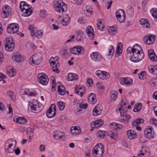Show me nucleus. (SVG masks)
I'll return each instance as SVG.
<instances>
[{
  "label": "nucleus",
  "instance_id": "nucleus-1",
  "mask_svg": "<svg viewBox=\"0 0 157 157\" xmlns=\"http://www.w3.org/2000/svg\"><path fill=\"white\" fill-rule=\"evenodd\" d=\"M53 6L56 11L61 13L66 11L67 9V4L63 2L61 0H58L56 2H54Z\"/></svg>",
  "mask_w": 157,
  "mask_h": 157
},
{
  "label": "nucleus",
  "instance_id": "nucleus-2",
  "mask_svg": "<svg viewBox=\"0 0 157 157\" xmlns=\"http://www.w3.org/2000/svg\"><path fill=\"white\" fill-rule=\"evenodd\" d=\"M4 43L5 50L9 52L13 51L15 44L12 37L6 38Z\"/></svg>",
  "mask_w": 157,
  "mask_h": 157
},
{
  "label": "nucleus",
  "instance_id": "nucleus-3",
  "mask_svg": "<svg viewBox=\"0 0 157 157\" xmlns=\"http://www.w3.org/2000/svg\"><path fill=\"white\" fill-rule=\"evenodd\" d=\"M104 147L101 143L97 144L93 150V154L96 157H100L104 154Z\"/></svg>",
  "mask_w": 157,
  "mask_h": 157
},
{
  "label": "nucleus",
  "instance_id": "nucleus-4",
  "mask_svg": "<svg viewBox=\"0 0 157 157\" xmlns=\"http://www.w3.org/2000/svg\"><path fill=\"white\" fill-rule=\"evenodd\" d=\"M144 134L145 137L149 139L154 138L156 136L153 128L149 126L144 130Z\"/></svg>",
  "mask_w": 157,
  "mask_h": 157
},
{
  "label": "nucleus",
  "instance_id": "nucleus-5",
  "mask_svg": "<svg viewBox=\"0 0 157 157\" xmlns=\"http://www.w3.org/2000/svg\"><path fill=\"white\" fill-rule=\"evenodd\" d=\"M136 46L137 47H139V45L136 44L134 45L132 48L131 51L130 50L129 51V52L128 51V49L129 48H128L127 50L128 52H129V53H132V55H131L130 59L131 61L134 63H137L139 61L138 59V58L137 56V55L136 52H135V51H137V50L136 49V48H134Z\"/></svg>",
  "mask_w": 157,
  "mask_h": 157
},
{
  "label": "nucleus",
  "instance_id": "nucleus-6",
  "mask_svg": "<svg viewBox=\"0 0 157 157\" xmlns=\"http://www.w3.org/2000/svg\"><path fill=\"white\" fill-rule=\"evenodd\" d=\"M19 25L16 23H12L8 25L7 27V32L10 34L18 32Z\"/></svg>",
  "mask_w": 157,
  "mask_h": 157
},
{
  "label": "nucleus",
  "instance_id": "nucleus-7",
  "mask_svg": "<svg viewBox=\"0 0 157 157\" xmlns=\"http://www.w3.org/2000/svg\"><path fill=\"white\" fill-rule=\"evenodd\" d=\"M48 80V76L43 73H40L37 76L38 82L43 85H47Z\"/></svg>",
  "mask_w": 157,
  "mask_h": 157
},
{
  "label": "nucleus",
  "instance_id": "nucleus-8",
  "mask_svg": "<svg viewBox=\"0 0 157 157\" xmlns=\"http://www.w3.org/2000/svg\"><path fill=\"white\" fill-rule=\"evenodd\" d=\"M42 57L38 54L33 55L30 59L29 62L31 64L38 65L41 62Z\"/></svg>",
  "mask_w": 157,
  "mask_h": 157
},
{
  "label": "nucleus",
  "instance_id": "nucleus-9",
  "mask_svg": "<svg viewBox=\"0 0 157 157\" xmlns=\"http://www.w3.org/2000/svg\"><path fill=\"white\" fill-rule=\"evenodd\" d=\"M116 16L117 19L120 23L124 22L125 19V16L124 11L121 9L117 10Z\"/></svg>",
  "mask_w": 157,
  "mask_h": 157
},
{
  "label": "nucleus",
  "instance_id": "nucleus-10",
  "mask_svg": "<svg viewBox=\"0 0 157 157\" xmlns=\"http://www.w3.org/2000/svg\"><path fill=\"white\" fill-rule=\"evenodd\" d=\"M71 52L75 54H77L78 53V54H83L84 52V48L80 46H75L70 49Z\"/></svg>",
  "mask_w": 157,
  "mask_h": 157
},
{
  "label": "nucleus",
  "instance_id": "nucleus-11",
  "mask_svg": "<svg viewBox=\"0 0 157 157\" xmlns=\"http://www.w3.org/2000/svg\"><path fill=\"white\" fill-rule=\"evenodd\" d=\"M33 29V27L31 25H29L28 27V29L30 30L31 36L32 37L36 36L38 38H41L42 36V31L39 30L35 32Z\"/></svg>",
  "mask_w": 157,
  "mask_h": 157
},
{
  "label": "nucleus",
  "instance_id": "nucleus-12",
  "mask_svg": "<svg viewBox=\"0 0 157 157\" xmlns=\"http://www.w3.org/2000/svg\"><path fill=\"white\" fill-rule=\"evenodd\" d=\"M155 36L154 35H147L144 38V43L148 45L152 44L155 40Z\"/></svg>",
  "mask_w": 157,
  "mask_h": 157
},
{
  "label": "nucleus",
  "instance_id": "nucleus-13",
  "mask_svg": "<svg viewBox=\"0 0 157 157\" xmlns=\"http://www.w3.org/2000/svg\"><path fill=\"white\" fill-rule=\"evenodd\" d=\"M73 105L75 107H77V108H87L88 107L87 103L84 104L83 103H80V101L77 99L74 100Z\"/></svg>",
  "mask_w": 157,
  "mask_h": 157
},
{
  "label": "nucleus",
  "instance_id": "nucleus-14",
  "mask_svg": "<svg viewBox=\"0 0 157 157\" xmlns=\"http://www.w3.org/2000/svg\"><path fill=\"white\" fill-rule=\"evenodd\" d=\"M3 13L2 14V16L4 18L7 17L9 15L10 12V9L9 6L6 5H5V6L2 8Z\"/></svg>",
  "mask_w": 157,
  "mask_h": 157
},
{
  "label": "nucleus",
  "instance_id": "nucleus-15",
  "mask_svg": "<svg viewBox=\"0 0 157 157\" xmlns=\"http://www.w3.org/2000/svg\"><path fill=\"white\" fill-rule=\"evenodd\" d=\"M54 133L53 137L55 139L57 140L62 139L63 137L65 136V135L63 132L59 131L56 130L54 131Z\"/></svg>",
  "mask_w": 157,
  "mask_h": 157
},
{
  "label": "nucleus",
  "instance_id": "nucleus-16",
  "mask_svg": "<svg viewBox=\"0 0 157 157\" xmlns=\"http://www.w3.org/2000/svg\"><path fill=\"white\" fill-rule=\"evenodd\" d=\"M127 136L130 140H132L136 138L137 137L136 132L133 130H129L127 131Z\"/></svg>",
  "mask_w": 157,
  "mask_h": 157
},
{
  "label": "nucleus",
  "instance_id": "nucleus-17",
  "mask_svg": "<svg viewBox=\"0 0 157 157\" xmlns=\"http://www.w3.org/2000/svg\"><path fill=\"white\" fill-rule=\"evenodd\" d=\"M93 29L90 26H88L86 28V33L89 39L91 40L93 39L94 34L93 33Z\"/></svg>",
  "mask_w": 157,
  "mask_h": 157
},
{
  "label": "nucleus",
  "instance_id": "nucleus-18",
  "mask_svg": "<svg viewBox=\"0 0 157 157\" xmlns=\"http://www.w3.org/2000/svg\"><path fill=\"white\" fill-rule=\"evenodd\" d=\"M13 121L20 124H25L27 123V120L23 117H16L13 118Z\"/></svg>",
  "mask_w": 157,
  "mask_h": 157
},
{
  "label": "nucleus",
  "instance_id": "nucleus-19",
  "mask_svg": "<svg viewBox=\"0 0 157 157\" xmlns=\"http://www.w3.org/2000/svg\"><path fill=\"white\" fill-rule=\"evenodd\" d=\"M56 109H48L46 113L47 117L49 118L54 117L56 113Z\"/></svg>",
  "mask_w": 157,
  "mask_h": 157
},
{
  "label": "nucleus",
  "instance_id": "nucleus-20",
  "mask_svg": "<svg viewBox=\"0 0 157 157\" xmlns=\"http://www.w3.org/2000/svg\"><path fill=\"white\" fill-rule=\"evenodd\" d=\"M90 56L92 59L95 61H100L102 58V56L96 52L92 53Z\"/></svg>",
  "mask_w": 157,
  "mask_h": 157
},
{
  "label": "nucleus",
  "instance_id": "nucleus-21",
  "mask_svg": "<svg viewBox=\"0 0 157 157\" xmlns=\"http://www.w3.org/2000/svg\"><path fill=\"white\" fill-rule=\"evenodd\" d=\"M104 123L103 120L100 119L95 121L93 122L91 124V127L92 128H94L102 125Z\"/></svg>",
  "mask_w": 157,
  "mask_h": 157
},
{
  "label": "nucleus",
  "instance_id": "nucleus-22",
  "mask_svg": "<svg viewBox=\"0 0 157 157\" xmlns=\"http://www.w3.org/2000/svg\"><path fill=\"white\" fill-rule=\"evenodd\" d=\"M71 131L73 135H78L81 133V129L79 127L75 126L71 128Z\"/></svg>",
  "mask_w": 157,
  "mask_h": 157
},
{
  "label": "nucleus",
  "instance_id": "nucleus-23",
  "mask_svg": "<svg viewBox=\"0 0 157 157\" xmlns=\"http://www.w3.org/2000/svg\"><path fill=\"white\" fill-rule=\"evenodd\" d=\"M96 96L94 94L91 93L88 97V101L92 104H94L97 101Z\"/></svg>",
  "mask_w": 157,
  "mask_h": 157
},
{
  "label": "nucleus",
  "instance_id": "nucleus-24",
  "mask_svg": "<svg viewBox=\"0 0 157 157\" xmlns=\"http://www.w3.org/2000/svg\"><path fill=\"white\" fill-rule=\"evenodd\" d=\"M148 53L149 57L151 61H157V56L156 55L153 50H149Z\"/></svg>",
  "mask_w": 157,
  "mask_h": 157
},
{
  "label": "nucleus",
  "instance_id": "nucleus-25",
  "mask_svg": "<svg viewBox=\"0 0 157 157\" xmlns=\"http://www.w3.org/2000/svg\"><path fill=\"white\" fill-rule=\"evenodd\" d=\"M12 58L13 61L17 62H21L24 60L23 57L20 54L15 55L12 57Z\"/></svg>",
  "mask_w": 157,
  "mask_h": 157
},
{
  "label": "nucleus",
  "instance_id": "nucleus-26",
  "mask_svg": "<svg viewBox=\"0 0 157 157\" xmlns=\"http://www.w3.org/2000/svg\"><path fill=\"white\" fill-rule=\"evenodd\" d=\"M148 69L151 74L153 75L157 74V65L155 66L150 65L148 67Z\"/></svg>",
  "mask_w": 157,
  "mask_h": 157
},
{
  "label": "nucleus",
  "instance_id": "nucleus-27",
  "mask_svg": "<svg viewBox=\"0 0 157 157\" xmlns=\"http://www.w3.org/2000/svg\"><path fill=\"white\" fill-rule=\"evenodd\" d=\"M78 75L75 73H69L67 76V79L68 81H72L77 79L78 78Z\"/></svg>",
  "mask_w": 157,
  "mask_h": 157
},
{
  "label": "nucleus",
  "instance_id": "nucleus-28",
  "mask_svg": "<svg viewBox=\"0 0 157 157\" xmlns=\"http://www.w3.org/2000/svg\"><path fill=\"white\" fill-rule=\"evenodd\" d=\"M117 92L115 90H112L110 92L111 101H114L117 98Z\"/></svg>",
  "mask_w": 157,
  "mask_h": 157
},
{
  "label": "nucleus",
  "instance_id": "nucleus-29",
  "mask_svg": "<svg viewBox=\"0 0 157 157\" xmlns=\"http://www.w3.org/2000/svg\"><path fill=\"white\" fill-rule=\"evenodd\" d=\"M57 91L58 94L61 95H63L66 93L65 88L63 85H59L58 87Z\"/></svg>",
  "mask_w": 157,
  "mask_h": 157
},
{
  "label": "nucleus",
  "instance_id": "nucleus-30",
  "mask_svg": "<svg viewBox=\"0 0 157 157\" xmlns=\"http://www.w3.org/2000/svg\"><path fill=\"white\" fill-rule=\"evenodd\" d=\"M140 22L144 27L147 28L149 26V21L147 19L146 20L144 18H142L140 20Z\"/></svg>",
  "mask_w": 157,
  "mask_h": 157
},
{
  "label": "nucleus",
  "instance_id": "nucleus-31",
  "mask_svg": "<svg viewBox=\"0 0 157 157\" xmlns=\"http://www.w3.org/2000/svg\"><path fill=\"white\" fill-rule=\"evenodd\" d=\"M22 13V15L24 17H28L32 13V10L30 9H26L25 10H21Z\"/></svg>",
  "mask_w": 157,
  "mask_h": 157
},
{
  "label": "nucleus",
  "instance_id": "nucleus-32",
  "mask_svg": "<svg viewBox=\"0 0 157 157\" xmlns=\"http://www.w3.org/2000/svg\"><path fill=\"white\" fill-rule=\"evenodd\" d=\"M117 28L114 26H111L108 29V32L109 34L113 36H115L117 33Z\"/></svg>",
  "mask_w": 157,
  "mask_h": 157
},
{
  "label": "nucleus",
  "instance_id": "nucleus-33",
  "mask_svg": "<svg viewBox=\"0 0 157 157\" xmlns=\"http://www.w3.org/2000/svg\"><path fill=\"white\" fill-rule=\"evenodd\" d=\"M109 136L112 140H115L118 138V134L117 133L110 131L108 133Z\"/></svg>",
  "mask_w": 157,
  "mask_h": 157
},
{
  "label": "nucleus",
  "instance_id": "nucleus-34",
  "mask_svg": "<svg viewBox=\"0 0 157 157\" xmlns=\"http://www.w3.org/2000/svg\"><path fill=\"white\" fill-rule=\"evenodd\" d=\"M66 17L63 19L61 21V24L64 26H66L68 22L70 20V18L68 14L66 15Z\"/></svg>",
  "mask_w": 157,
  "mask_h": 157
},
{
  "label": "nucleus",
  "instance_id": "nucleus-35",
  "mask_svg": "<svg viewBox=\"0 0 157 157\" xmlns=\"http://www.w3.org/2000/svg\"><path fill=\"white\" fill-rule=\"evenodd\" d=\"M136 49L137 50V51H136L135 52H136L137 56L139 61L144 58V54L143 52H141L139 50H138L137 48H136Z\"/></svg>",
  "mask_w": 157,
  "mask_h": 157
},
{
  "label": "nucleus",
  "instance_id": "nucleus-36",
  "mask_svg": "<svg viewBox=\"0 0 157 157\" xmlns=\"http://www.w3.org/2000/svg\"><path fill=\"white\" fill-rule=\"evenodd\" d=\"M83 34V32L81 31L76 32L75 34L77 37L75 39L78 41H80L82 40V37Z\"/></svg>",
  "mask_w": 157,
  "mask_h": 157
},
{
  "label": "nucleus",
  "instance_id": "nucleus-37",
  "mask_svg": "<svg viewBox=\"0 0 157 157\" xmlns=\"http://www.w3.org/2000/svg\"><path fill=\"white\" fill-rule=\"evenodd\" d=\"M150 12L155 21H157V9L153 8L150 10Z\"/></svg>",
  "mask_w": 157,
  "mask_h": 157
},
{
  "label": "nucleus",
  "instance_id": "nucleus-38",
  "mask_svg": "<svg viewBox=\"0 0 157 157\" xmlns=\"http://www.w3.org/2000/svg\"><path fill=\"white\" fill-rule=\"evenodd\" d=\"M144 121L141 118H139L134 121L132 122V125L133 126H136L137 125L144 123Z\"/></svg>",
  "mask_w": 157,
  "mask_h": 157
},
{
  "label": "nucleus",
  "instance_id": "nucleus-39",
  "mask_svg": "<svg viewBox=\"0 0 157 157\" xmlns=\"http://www.w3.org/2000/svg\"><path fill=\"white\" fill-rule=\"evenodd\" d=\"M102 109H93V114L94 116H97L100 115L101 113Z\"/></svg>",
  "mask_w": 157,
  "mask_h": 157
},
{
  "label": "nucleus",
  "instance_id": "nucleus-40",
  "mask_svg": "<svg viewBox=\"0 0 157 157\" xmlns=\"http://www.w3.org/2000/svg\"><path fill=\"white\" fill-rule=\"evenodd\" d=\"M150 124L152 125H154L157 128V119L154 118H151L149 121Z\"/></svg>",
  "mask_w": 157,
  "mask_h": 157
},
{
  "label": "nucleus",
  "instance_id": "nucleus-41",
  "mask_svg": "<svg viewBox=\"0 0 157 157\" xmlns=\"http://www.w3.org/2000/svg\"><path fill=\"white\" fill-rule=\"evenodd\" d=\"M120 82L122 85H127L130 83V82L128 79L125 78H121L120 79Z\"/></svg>",
  "mask_w": 157,
  "mask_h": 157
},
{
  "label": "nucleus",
  "instance_id": "nucleus-42",
  "mask_svg": "<svg viewBox=\"0 0 157 157\" xmlns=\"http://www.w3.org/2000/svg\"><path fill=\"white\" fill-rule=\"evenodd\" d=\"M13 145V144H9L8 148L5 149V151L6 153H13L14 151V149L11 148Z\"/></svg>",
  "mask_w": 157,
  "mask_h": 157
},
{
  "label": "nucleus",
  "instance_id": "nucleus-43",
  "mask_svg": "<svg viewBox=\"0 0 157 157\" xmlns=\"http://www.w3.org/2000/svg\"><path fill=\"white\" fill-rule=\"evenodd\" d=\"M105 133L104 131L99 130L98 131L97 136L103 139L105 136Z\"/></svg>",
  "mask_w": 157,
  "mask_h": 157
},
{
  "label": "nucleus",
  "instance_id": "nucleus-44",
  "mask_svg": "<svg viewBox=\"0 0 157 157\" xmlns=\"http://www.w3.org/2000/svg\"><path fill=\"white\" fill-rule=\"evenodd\" d=\"M7 74L10 77H12L15 75L16 72L15 71L14 69L11 68L10 71H7Z\"/></svg>",
  "mask_w": 157,
  "mask_h": 157
},
{
  "label": "nucleus",
  "instance_id": "nucleus-45",
  "mask_svg": "<svg viewBox=\"0 0 157 157\" xmlns=\"http://www.w3.org/2000/svg\"><path fill=\"white\" fill-rule=\"evenodd\" d=\"M26 46L28 49L32 48L35 49L36 48V46L33 43H27Z\"/></svg>",
  "mask_w": 157,
  "mask_h": 157
},
{
  "label": "nucleus",
  "instance_id": "nucleus-46",
  "mask_svg": "<svg viewBox=\"0 0 157 157\" xmlns=\"http://www.w3.org/2000/svg\"><path fill=\"white\" fill-rule=\"evenodd\" d=\"M114 49L113 46V45H110L109 49V55L111 56L113 55L114 53Z\"/></svg>",
  "mask_w": 157,
  "mask_h": 157
},
{
  "label": "nucleus",
  "instance_id": "nucleus-47",
  "mask_svg": "<svg viewBox=\"0 0 157 157\" xmlns=\"http://www.w3.org/2000/svg\"><path fill=\"white\" fill-rule=\"evenodd\" d=\"M7 94L10 97L11 100L13 101L14 100L15 97L13 92L10 91H8L7 92Z\"/></svg>",
  "mask_w": 157,
  "mask_h": 157
},
{
  "label": "nucleus",
  "instance_id": "nucleus-48",
  "mask_svg": "<svg viewBox=\"0 0 157 157\" xmlns=\"http://www.w3.org/2000/svg\"><path fill=\"white\" fill-rule=\"evenodd\" d=\"M118 110L121 117H124V114L128 111L127 109H118Z\"/></svg>",
  "mask_w": 157,
  "mask_h": 157
},
{
  "label": "nucleus",
  "instance_id": "nucleus-49",
  "mask_svg": "<svg viewBox=\"0 0 157 157\" xmlns=\"http://www.w3.org/2000/svg\"><path fill=\"white\" fill-rule=\"evenodd\" d=\"M101 21H99L98 22L97 24L98 29L101 31L102 30L104 27V26L103 24H101Z\"/></svg>",
  "mask_w": 157,
  "mask_h": 157
},
{
  "label": "nucleus",
  "instance_id": "nucleus-50",
  "mask_svg": "<svg viewBox=\"0 0 157 157\" xmlns=\"http://www.w3.org/2000/svg\"><path fill=\"white\" fill-rule=\"evenodd\" d=\"M120 103L121 107L119 108H123V107L125 108H127V105H128V103L127 102H124L123 99H122Z\"/></svg>",
  "mask_w": 157,
  "mask_h": 157
},
{
  "label": "nucleus",
  "instance_id": "nucleus-51",
  "mask_svg": "<svg viewBox=\"0 0 157 157\" xmlns=\"http://www.w3.org/2000/svg\"><path fill=\"white\" fill-rule=\"evenodd\" d=\"M60 51L62 54L63 56L67 55L69 53L68 49L67 48H63Z\"/></svg>",
  "mask_w": 157,
  "mask_h": 157
},
{
  "label": "nucleus",
  "instance_id": "nucleus-52",
  "mask_svg": "<svg viewBox=\"0 0 157 157\" xmlns=\"http://www.w3.org/2000/svg\"><path fill=\"white\" fill-rule=\"evenodd\" d=\"M146 140L143 136H141L139 137V142L140 144H144L146 143Z\"/></svg>",
  "mask_w": 157,
  "mask_h": 157
},
{
  "label": "nucleus",
  "instance_id": "nucleus-53",
  "mask_svg": "<svg viewBox=\"0 0 157 157\" xmlns=\"http://www.w3.org/2000/svg\"><path fill=\"white\" fill-rule=\"evenodd\" d=\"M59 62L57 60L56 62H55V61H52L50 63V65L52 67H57L58 64H59Z\"/></svg>",
  "mask_w": 157,
  "mask_h": 157
},
{
  "label": "nucleus",
  "instance_id": "nucleus-54",
  "mask_svg": "<svg viewBox=\"0 0 157 157\" xmlns=\"http://www.w3.org/2000/svg\"><path fill=\"white\" fill-rule=\"evenodd\" d=\"M117 54L120 56L122 53V51L121 48L120 46L118 45L117 46V48L116 51Z\"/></svg>",
  "mask_w": 157,
  "mask_h": 157
},
{
  "label": "nucleus",
  "instance_id": "nucleus-55",
  "mask_svg": "<svg viewBox=\"0 0 157 157\" xmlns=\"http://www.w3.org/2000/svg\"><path fill=\"white\" fill-rule=\"evenodd\" d=\"M103 73L104 79H106L109 78L110 75L108 72L103 71Z\"/></svg>",
  "mask_w": 157,
  "mask_h": 157
},
{
  "label": "nucleus",
  "instance_id": "nucleus-56",
  "mask_svg": "<svg viewBox=\"0 0 157 157\" xmlns=\"http://www.w3.org/2000/svg\"><path fill=\"white\" fill-rule=\"evenodd\" d=\"M127 13L130 16H132L134 13V9L132 8H130L127 10Z\"/></svg>",
  "mask_w": 157,
  "mask_h": 157
},
{
  "label": "nucleus",
  "instance_id": "nucleus-57",
  "mask_svg": "<svg viewBox=\"0 0 157 157\" xmlns=\"http://www.w3.org/2000/svg\"><path fill=\"white\" fill-rule=\"evenodd\" d=\"M57 105L59 108H64L65 107L64 103L61 101L58 102Z\"/></svg>",
  "mask_w": 157,
  "mask_h": 157
},
{
  "label": "nucleus",
  "instance_id": "nucleus-58",
  "mask_svg": "<svg viewBox=\"0 0 157 157\" xmlns=\"http://www.w3.org/2000/svg\"><path fill=\"white\" fill-rule=\"evenodd\" d=\"M81 89H83V90H85V87L84 86H83L78 88V86H75V91L76 93L77 94H78L79 93V90H80Z\"/></svg>",
  "mask_w": 157,
  "mask_h": 157
},
{
  "label": "nucleus",
  "instance_id": "nucleus-59",
  "mask_svg": "<svg viewBox=\"0 0 157 157\" xmlns=\"http://www.w3.org/2000/svg\"><path fill=\"white\" fill-rule=\"evenodd\" d=\"M146 75L144 72H141L140 74H138V76L139 78L140 79H143L145 77V75Z\"/></svg>",
  "mask_w": 157,
  "mask_h": 157
},
{
  "label": "nucleus",
  "instance_id": "nucleus-60",
  "mask_svg": "<svg viewBox=\"0 0 157 157\" xmlns=\"http://www.w3.org/2000/svg\"><path fill=\"white\" fill-rule=\"evenodd\" d=\"M87 83L88 85V86L90 87L93 84V80L91 78H88L87 81Z\"/></svg>",
  "mask_w": 157,
  "mask_h": 157
},
{
  "label": "nucleus",
  "instance_id": "nucleus-61",
  "mask_svg": "<svg viewBox=\"0 0 157 157\" xmlns=\"http://www.w3.org/2000/svg\"><path fill=\"white\" fill-rule=\"evenodd\" d=\"M97 86L98 88L102 90L104 89L103 85L101 83L98 82L97 83Z\"/></svg>",
  "mask_w": 157,
  "mask_h": 157
},
{
  "label": "nucleus",
  "instance_id": "nucleus-62",
  "mask_svg": "<svg viewBox=\"0 0 157 157\" xmlns=\"http://www.w3.org/2000/svg\"><path fill=\"white\" fill-rule=\"evenodd\" d=\"M142 107V104L141 103H136L135 105L134 108H141Z\"/></svg>",
  "mask_w": 157,
  "mask_h": 157
},
{
  "label": "nucleus",
  "instance_id": "nucleus-63",
  "mask_svg": "<svg viewBox=\"0 0 157 157\" xmlns=\"http://www.w3.org/2000/svg\"><path fill=\"white\" fill-rule=\"evenodd\" d=\"M29 91V90L28 89H25L22 90H21V92L22 93V94L28 95V92Z\"/></svg>",
  "mask_w": 157,
  "mask_h": 157
},
{
  "label": "nucleus",
  "instance_id": "nucleus-64",
  "mask_svg": "<svg viewBox=\"0 0 157 157\" xmlns=\"http://www.w3.org/2000/svg\"><path fill=\"white\" fill-rule=\"evenodd\" d=\"M74 110L75 113L77 114H79L81 113L82 112V110L81 109H75Z\"/></svg>",
  "mask_w": 157,
  "mask_h": 157
}]
</instances>
